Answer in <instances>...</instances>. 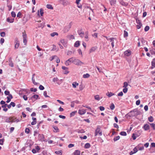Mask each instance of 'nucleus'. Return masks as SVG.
Wrapping results in <instances>:
<instances>
[{
    "label": "nucleus",
    "instance_id": "f257e3e1",
    "mask_svg": "<svg viewBox=\"0 0 155 155\" xmlns=\"http://www.w3.org/2000/svg\"><path fill=\"white\" fill-rule=\"evenodd\" d=\"M73 63L74 64L78 66H81L84 64L83 62H81L79 60L76 59L75 58H74Z\"/></svg>",
    "mask_w": 155,
    "mask_h": 155
},
{
    "label": "nucleus",
    "instance_id": "f03ea898",
    "mask_svg": "<svg viewBox=\"0 0 155 155\" xmlns=\"http://www.w3.org/2000/svg\"><path fill=\"white\" fill-rule=\"evenodd\" d=\"M95 136H96L98 135L101 136L102 135V133L101 131L100 127L99 126H97V128L95 131Z\"/></svg>",
    "mask_w": 155,
    "mask_h": 155
},
{
    "label": "nucleus",
    "instance_id": "7ed1b4c3",
    "mask_svg": "<svg viewBox=\"0 0 155 155\" xmlns=\"http://www.w3.org/2000/svg\"><path fill=\"white\" fill-rule=\"evenodd\" d=\"M14 44L15 49H16L18 48L20 45V43L19 41L18 40V38H15Z\"/></svg>",
    "mask_w": 155,
    "mask_h": 155
},
{
    "label": "nucleus",
    "instance_id": "20e7f679",
    "mask_svg": "<svg viewBox=\"0 0 155 155\" xmlns=\"http://www.w3.org/2000/svg\"><path fill=\"white\" fill-rule=\"evenodd\" d=\"M71 27V25L69 24L67 25L63 29V31L64 32H68L70 29Z\"/></svg>",
    "mask_w": 155,
    "mask_h": 155
},
{
    "label": "nucleus",
    "instance_id": "39448f33",
    "mask_svg": "<svg viewBox=\"0 0 155 155\" xmlns=\"http://www.w3.org/2000/svg\"><path fill=\"white\" fill-rule=\"evenodd\" d=\"M129 114L130 115V114L131 116H134L138 115V111L134 110L133 111H131L129 113Z\"/></svg>",
    "mask_w": 155,
    "mask_h": 155
},
{
    "label": "nucleus",
    "instance_id": "423d86ee",
    "mask_svg": "<svg viewBox=\"0 0 155 155\" xmlns=\"http://www.w3.org/2000/svg\"><path fill=\"white\" fill-rule=\"evenodd\" d=\"M5 122L7 123L15 122L13 119V117H10L6 118L5 120Z\"/></svg>",
    "mask_w": 155,
    "mask_h": 155
},
{
    "label": "nucleus",
    "instance_id": "0eeeda50",
    "mask_svg": "<svg viewBox=\"0 0 155 155\" xmlns=\"http://www.w3.org/2000/svg\"><path fill=\"white\" fill-rule=\"evenodd\" d=\"M35 74H33L32 75V82L33 84L35 85H37L38 84H39V83L36 82L35 81Z\"/></svg>",
    "mask_w": 155,
    "mask_h": 155
},
{
    "label": "nucleus",
    "instance_id": "6e6552de",
    "mask_svg": "<svg viewBox=\"0 0 155 155\" xmlns=\"http://www.w3.org/2000/svg\"><path fill=\"white\" fill-rule=\"evenodd\" d=\"M131 52L129 50H127L124 52V55L127 56H129L131 54Z\"/></svg>",
    "mask_w": 155,
    "mask_h": 155
},
{
    "label": "nucleus",
    "instance_id": "1a4fd4ad",
    "mask_svg": "<svg viewBox=\"0 0 155 155\" xmlns=\"http://www.w3.org/2000/svg\"><path fill=\"white\" fill-rule=\"evenodd\" d=\"M115 39L114 38H111L109 39H107V40H109L110 42H111V45L112 47H114V41Z\"/></svg>",
    "mask_w": 155,
    "mask_h": 155
},
{
    "label": "nucleus",
    "instance_id": "9d476101",
    "mask_svg": "<svg viewBox=\"0 0 155 155\" xmlns=\"http://www.w3.org/2000/svg\"><path fill=\"white\" fill-rule=\"evenodd\" d=\"M86 110L83 109L82 110H79L78 111V113L80 115L84 114L86 113Z\"/></svg>",
    "mask_w": 155,
    "mask_h": 155
},
{
    "label": "nucleus",
    "instance_id": "9b49d317",
    "mask_svg": "<svg viewBox=\"0 0 155 155\" xmlns=\"http://www.w3.org/2000/svg\"><path fill=\"white\" fill-rule=\"evenodd\" d=\"M60 42L64 46V47L67 46V42L65 41L64 39H62L60 40Z\"/></svg>",
    "mask_w": 155,
    "mask_h": 155
},
{
    "label": "nucleus",
    "instance_id": "f8f14e48",
    "mask_svg": "<svg viewBox=\"0 0 155 155\" xmlns=\"http://www.w3.org/2000/svg\"><path fill=\"white\" fill-rule=\"evenodd\" d=\"M38 137L40 140H43L44 139V136L43 134H39Z\"/></svg>",
    "mask_w": 155,
    "mask_h": 155
},
{
    "label": "nucleus",
    "instance_id": "ddd939ff",
    "mask_svg": "<svg viewBox=\"0 0 155 155\" xmlns=\"http://www.w3.org/2000/svg\"><path fill=\"white\" fill-rule=\"evenodd\" d=\"M60 2L64 6L67 5V3L66 1L64 0H60Z\"/></svg>",
    "mask_w": 155,
    "mask_h": 155
},
{
    "label": "nucleus",
    "instance_id": "4468645a",
    "mask_svg": "<svg viewBox=\"0 0 155 155\" xmlns=\"http://www.w3.org/2000/svg\"><path fill=\"white\" fill-rule=\"evenodd\" d=\"M143 128L145 130H147L150 129V127L148 124H146L144 125Z\"/></svg>",
    "mask_w": 155,
    "mask_h": 155
},
{
    "label": "nucleus",
    "instance_id": "2eb2a0df",
    "mask_svg": "<svg viewBox=\"0 0 155 155\" xmlns=\"http://www.w3.org/2000/svg\"><path fill=\"white\" fill-rule=\"evenodd\" d=\"M151 64L152 67H151L152 68H155V58H154L151 62Z\"/></svg>",
    "mask_w": 155,
    "mask_h": 155
},
{
    "label": "nucleus",
    "instance_id": "dca6fc26",
    "mask_svg": "<svg viewBox=\"0 0 155 155\" xmlns=\"http://www.w3.org/2000/svg\"><path fill=\"white\" fill-rule=\"evenodd\" d=\"M73 154L74 155H80V152L79 150H76L74 152Z\"/></svg>",
    "mask_w": 155,
    "mask_h": 155
},
{
    "label": "nucleus",
    "instance_id": "f3484780",
    "mask_svg": "<svg viewBox=\"0 0 155 155\" xmlns=\"http://www.w3.org/2000/svg\"><path fill=\"white\" fill-rule=\"evenodd\" d=\"M53 127L54 130V132H57L59 131V129L57 127L53 126Z\"/></svg>",
    "mask_w": 155,
    "mask_h": 155
},
{
    "label": "nucleus",
    "instance_id": "a211bd4d",
    "mask_svg": "<svg viewBox=\"0 0 155 155\" xmlns=\"http://www.w3.org/2000/svg\"><path fill=\"white\" fill-rule=\"evenodd\" d=\"M78 83L76 82H73L72 84L73 87L75 88H76L77 86H78Z\"/></svg>",
    "mask_w": 155,
    "mask_h": 155
},
{
    "label": "nucleus",
    "instance_id": "6ab92c4d",
    "mask_svg": "<svg viewBox=\"0 0 155 155\" xmlns=\"http://www.w3.org/2000/svg\"><path fill=\"white\" fill-rule=\"evenodd\" d=\"M26 36L25 35H23V43H24V45H25L26 44L27 42V40L26 39Z\"/></svg>",
    "mask_w": 155,
    "mask_h": 155
},
{
    "label": "nucleus",
    "instance_id": "aec40b11",
    "mask_svg": "<svg viewBox=\"0 0 155 155\" xmlns=\"http://www.w3.org/2000/svg\"><path fill=\"white\" fill-rule=\"evenodd\" d=\"M80 45V42L79 41H76L74 44V46L77 47Z\"/></svg>",
    "mask_w": 155,
    "mask_h": 155
},
{
    "label": "nucleus",
    "instance_id": "412c9836",
    "mask_svg": "<svg viewBox=\"0 0 155 155\" xmlns=\"http://www.w3.org/2000/svg\"><path fill=\"white\" fill-rule=\"evenodd\" d=\"M14 19H10L9 18H8L7 19V21L10 23H12L14 21Z\"/></svg>",
    "mask_w": 155,
    "mask_h": 155
},
{
    "label": "nucleus",
    "instance_id": "4be33fe9",
    "mask_svg": "<svg viewBox=\"0 0 155 155\" xmlns=\"http://www.w3.org/2000/svg\"><path fill=\"white\" fill-rule=\"evenodd\" d=\"M46 7L47 8L50 9H53V8L52 5L50 4H47L46 5Z\"/></svg>",
    "mask_w": 155,
    "mask_h": 155
},
{
    "label": "nucleus",
    "instance_id": "5701e85b",
    "mask_svg": "<svg viewBox=\"0 0 155 155\" xmlns=\"http://www.w3.org/2000/svg\"><path fill=\"white\" fill-rule=\"evenodd\" d=\"M96 48L97 47H93L90 50V52L91 53L95 51L96 49Z\"/></svg>",
    "mask_w": 155,
    "mask_h": 155
},
{
    "label": "nucleus",
    "instance_id": "b1692460",
    "mask_svg": "<svg viewBox=\"0 0 155 155\" xmlns=\"http://www.w3.org/2000/svg\"><path fill=\"white\" fill-rule=\"evenodd\" d=\"M110 3L111 5H113L116 3V0H110Z\"/></svg>",
    "mask_w": 155,
    "mask_h": 155
},
{
    "label": "nucleus",
    "instance_id": "393cba45",
    "mask_svg": "<svg viewBox=\"0 0 155 155\" xmlns=\"http://www.w3.org/2000/svg\"><path fill=\"white\" fill-rule=\"evenodd\" d=\"M91 146L90 144L89 143H87L85 144L84 147L85 148L87 149L89 148Z\"/></svg>",
    "mask_w": 155,
    "mask_h": 155
},
{
    "label": "nucleus",
    "instance_id": "a878e982",
    "mask_svg": "<svg viewBox=\"0 0 155 155\" xmlns=\"http://www.w3.org/2000/svg\"><path fill=\"white\" fill-rule=\"evenodd\" d=\"M55 153L57 154H60L61 155L62 154V151L61 150L58 151H56Z\"/></svg>",
    "mask_w": 155,
    "mask_h": 155
},
{
    "label": "nucleus",
    "instance_id": "bb28decb",
    "mask_svg": "<svg viewBox=\"0 0 155 155\" xmlns=\"http://www.w3.org/2000/svg\"><path fill=\"white\" fill-rule=\"evenodd\" d=\"M111 110H113L115 108V106L113 103H111L110 106Z\"/></svg>",
    "mask_w": 155,
    "mask_h": 155
},
{
    "label": "nucleus",
    "instance_id": "cd10ccee",
    "mask_svg": "<svg viewBox=\"0 0 155 155\" xmlns=\"http://www.w3.org/2000/svg\"><path fill=\"white\" fill-rule=\"evenodd\" d=\"M50 35L51 37H54V36H55V35H58V34L57 32H54L52 33H51Z\"/></svg>",
    "mask_w": 155,
    "mask_h": 155
},
{
    "label": "nucleus",
    "instance_id": "c85d7f7f",
    "mask_svg": "<svg viewBox=\"0 0 155 155\" xmlns=\"http://www.w3.org/2000/svg\"><path fill=\"white\" fill-rule=\"evenodd\" d=\"M90 76V75L88 74H84L83 75V77L84 78H89Z\"/></svg>",
    "mask_w": 155,
    "mask_h": 155
},
{
    "label": "nucleus",
    "instance_id": "c756f323",
    "mask_svg": "<svg viewBox=\"0 0 155 155\" xmlns=\"http://www.w3.org/2000/svg\"><path fill=\"white\" fill-rule=\"evenodd\" d=\"M124 38L127 37L128 36V33L127 31H124Z\"/></svg>",
    "mask_w": 155,
    "mask_h": 155
},
{
    "label": "nucleus",
    "instance_id": "7c9ffc66",
    "mask_svg": "<svg viewBox=\"0 0 155 155\" xmlns=\"http://www.w3.org/2000/svg\"><path fill=\"white\" fill-rule=\"evenodd\" d=\"M94 98L96 100L99 101L100 100L99 96L98 95H97L94 96Z\"/></svg>",
    "mask_w": 155,
    "mask_h": 155
},
{
    "label": "nucleus",
    "instance_id": "2f4dec72",
    "mask_svg": "<svg viewBox=\"0 0 155 155\" xmlns=\"http://www.w3.org/2000/svg\"><path fill=\"white\" fill-rule=\"evenodd\" d=\"M151 54H155V48L154 49H152L150 51Z\"/></svg>",
    "mask_w": 155,
    "mask_h": 155
},
{
    "label": "nucleus",
    "instance_id": "473e14b6",
    "mask_svg": "<svg viewBox=\"0 0 155 155\" xmlns=\"http://www.w3.org/2000/svg\"><path fill=\"white\" fill-rule=\"evenodd\" d=\"M148 119L150 122H152L153 120V118L152 116H150L149 117Z\"/></svg>",
    "mask_w": 155,
    "mask_h": 155
},
{
    "label": "nucleus",
    "instance_id": "72a5a7b5",
    "mask_svg": "<svg viewBox=\"0 0 155 155\" xmlns=\"http://www.w3.org/2000/svg\"><path fill=\"white\" fill-rule=\"evenodd\" d=\"M128 84L126 82H125L124 83V86L123 87L124 88H127L128 86Z\"/></svg>",
    "mask_w": 155,
    "mask_h": 155
},
{
    "label": "nucleus",
    "instance_id": "f704fd0d",
    "mask_svg": "<svg viewBox=\"0 0 155 155\" xmlns=\"http://www.w3.org/2000/svg\"><path fill=\"white\" fill-rule=\"evenodd\" d=\"M76 112L77 111H74L71 113L70 114V117H71L72 116H74Z\"/></svg>",
    "mask_w": 155,
    "mask_h": 155
},
{
    "label": "nucleus",
    "instance_id": "c9c22d12",
    "mask_svg": "<svg viewBox=\"0 0 155 155\" xmlns=\"http://www.w3.org/2000/svg\"><path fill=\"white\" fill-rule=\"evenodd\" d=\"M120 137L119 136H117L115 137L114 139V141H116L119 139Z\"/></svg>",
    "mask_w": 155,
    "mask_h": 155
},
{
    "label": "nucleus",
    "instance_id": "e433bc0d",
    "mask_svg": "<svg viewBox=\"0 0 155 155\" xmlns=\"http://www.w3.org/2000/svg\"><path fill=\"white\" fill-rule=\"evenodd\" d=\"M39 97V96L38 95H34L31 97V98H35L36 99H37Z\"/></svg>",
    "mask_w": 155,
    "mask_h": 155
},
{
    "label": "nucleus",
    "instance_id": "4c0bfd02",
    "mask_svg": "<svg viewBox=\"0 0 155 155\" xmlns=\"http://www.w3.org/2000/svg\"><path fill=\"white\" fill-rule=\"evenodd\" d=\"M120 134L122 136H125L127 135V133L125 132L122 131L120 133Z\"/></svg>",
    "mask_w": 155,
    "mask_h": 155
},
{
    "label": "nucleus",
    "instance_id": "58836bf2",
    "mask_svg": "<svg viewBox=\"0 0 155 155\" xmlns=\"http://www.w3.org/2000/svg\"><path fill=\"white\" fill-rule=\"evenodd\" d=\"M140 40L143 45H144L146 42V41L143 38L140 39Z\"/></svg>",
    "mask_w": 155,
    "mask_h": 155
},
{
    "label": "nucleus",
    "instance_id": "ea45409f",
    "mask_svg": "<svg viewBox=\"0 0 155 155\" xmlns=\"http://www.w3.org/2000/svg\"><path fill=\"white\" fill-rule=\"evenodd\" d=\"M62 82V80L61 79V80H59L57 81L56 82L58 84V85L60 84Z\"/></svg>",
    "mask_w": 155,
    "mask_h": 155
},
{
    "label": "nucleus",
    "instance_id": "a19ab883",
    "mask_svg": "<svg viewBox=\"0 0 155 155\" xmlns=\"http://www.w3.org/2000/svg\"><path fill=\"white\" fill-rule=\"evenodd\" d=\"M78 133H81L83 134L85 133L83 129H81L80 130H79L78 131Z\"/></svg>",
    "mask_w": 155,
    "mask_h": 155
},
{
    "label": "nucleus",
    "instance_id": "79ce46f5",
    "mask_svg": "<svg viewBox=\"0 0 155 155\" xmlns=\"http://www.w3.org/2000/svg\"><path fill=\"white\" fill-rule=\"evenodd\" d=\"M11 14L12 16L13 17L15 18V16H16V14H15V12H14L13 11H12V12Z\"/></svg>",
    "mask_w": 155,
    "mask_h": 155
},
{
    "label": "nucleus",
    "instance_id": "37998d69",
    "mask_svg": "<svg viewBox=\"0 0 155 155\" xmlns=\"http://www.w3.org/2000/svg\"><path fill=\"white\" fill-rule=\"evenodd\" d=\"M74 59V58L72 57L71 58L69 59L68 60H67L69 62H71L73 63V60Z\"/></svg>",
    "mask_w": 155,
    "mask_h": 155
},
{
    "label": "nucleus",
    "instance_id": "c03bdc74",
    "mask_svg": "<svg viewBox=\"0 0 155 155\" xmlns=\"http://www.w3.org/2000/svg\"><path fill=\"white\" fill-rule=\"evenodd\" d=\"M4 141V139H0V144L1 145H3V143Z\"/></svg>",
    "mask_w": 155,
    "mask_h": 155
},
{
    "label": "nucleus",
    "instance_id": "a18cd8bd",
    "mask_svg": "<svg viewBox=\"0 0 155 155\" xmlns=\"http://www.w3.org/2000/svg\"><path fill=\"white\" fill-rule=\"evenodd\" d=\"M128 91V89L127 88H124L123 90V92L124 93H126Z\"/></svg>",
    "mask_w": 155,
    "mask_h": 155
},
{
    "label": "nucleus",
    "instance_id": "49530a36",
    "mask_svg": "<svg viewBox=\"0 0 155 155\" xmlns=\"http://www.w3.org/2000/svg\"><path fill=\"white\" fill-rule=\"evenodd\" d=\"M30 131V130L29 128H26L25 130V132L26 133L28 134V133H29Z\"/></svg>",
    "mask_w": 155,
    "mask_h": 155
},
{
    "label": "nucleus",
    "instance_id": "de8ad7c7",
    "mask_svg": "<svg viewBox=\"0 0 155 155\" xmlns=\"http://www.w3.org/2000/svg\"><path fill=\"white\" fill-rule=\"evenodd\" d=\"M5 33L4 32H2L0 33L1 36L2 37H4L5 36Z\"/></svg>",
    "mask_w": 155,
    "mask_h": 155
},
{
    "label": "nucleus",
    "instance_id": "09e8293b",
    "mask_svg": "<svg viewBox=\"0 0 155 155\" xmlns=\"http://www.w3.org/2000/svg\"><path fill=\"white\" fill-rule=\"evenodd\" d=\"M43 10L42 8L40 9V13L41 16H42L43 15Z\"/></svg>",
    "mask_w": 155,
    "mask_h": 155
},
{
    "label": "nucleus",
    "instance_id": "8fccbe9b",
    "mask_svg": "<svg viewBox=\"0 0 155 155\" xmlns=\"http://www.w3.org/2000/svg\"><path fill=\"white\" fill-rule=\"evenodd\" d=\"M83 106L84 107H86V108H88V109H89L90 110H91V111L92 112V110L91 108V107H89V106H87V105H85V106L83 105Z\"/></svg>",
    "mask_w": 155,
    "mask_h": 155
},
{
    "label": "nucleus",
    "instance_id": "3c124183",
    "mask_svg": "<svg viewBox=\"0 0 155 155\" xmlns=\"http://www.w3.org/2000/svg\"><path fill=\"white\" fill-rule=\"evenodd\" d=\"M149 28H149V26H147L145 28L144 30L145 31H147L149 30Z\"/></svg>",
    "mask_w": 155,
    "mask_h": 155
},
{
    "label": "nucleus",
    "instance_id": "603ef678",
    "mask_svg": "<svg viewBox=\"0 0 155 155\" xmlns=\"http://www.w3.org/2000/svg\"><path fill=\"white\" fill-rule=\"evenodd\" d=\"M30 91H34V92H35L37 91V89L36 88H31V89H30Z\"/></svg>",
    "mask_w": 155,
    "mask_h": 155
},
{
    "label": "nucleus",
    "instance_id": "864d4df0",
    "mask_svg": "<svg viewBox=\"0 0 155 155\" xmlns=\"http://www.w3.org/2000/svg\"><path fill=\"white\" fill-rule=\"evenodd\" d=\"M150 125H151L152 128L155 130V124L153 123L150 124Z\"/></svg>",
    "mask_w": 155,
    "mask_h": 155
},
{
    "label": "nucleus",
    "instance_id": "5fc2aeb1",
    "mask_svg": "<svg viewBox=\"0 0 155 155\" xmlns=\"http://www.w3.org/2000/svg\"><path fill=\"white\" fill-rule=\"evenodd\" d=\"M39 88L41 90H43L44 89V87L41 85L39 86Z\"/></svg>",
    "mask_w": 155,
    "mask_h": 155
},
{
    "label": "nucleus",
    "instance_id": "6e6d98bb",
    "mask_svg": "<svg viewBox=\"0 0 155 155\" xmlns=\"http://www.w3.org/2000/svg\"><path fill=\"white\" fill-rule=\"evenodd\" d=\"M44 25L45 23H44L43 25L41 24H39L38 25V27H41L42 28H43L44 27Z\"/></svg>",
    "mask_w": 155,
    "mask_h": 155
},
{
    "label": "nucleus",
    "instance_id": "4d7b16f0",
    "mask_svg": "<svg viewBox=\"0 0 155 155\" xmlns=\"http://www.w3.org/2000/svg\"><path fill=\"white\" fill-rule=\"evenodd\" d=\"M21 12H19L18 13L17 16L18 17L21 18Z\"/></svg>",
    "mask_w": 155,
    "mask_h": 155
},
{
    "label": "nucleus",
    "instance_id": "13d9d810",
    "mask_svg": "<svg viewBox=\"0 0 155 155\" xmlns=\"http://www.w3.org/2000/svg\"><path fill=\"white\" fill-rule=\"evenodd\" d=\"M114 95V93H110L108 94L107 95L109 97H110L111 96Z\"/></svg>",
    "mask_w": 155,
    "mask_h": 155
},
{
    "label": "nucleus",
    "instance_id": "bf43d9fd",
    "mask_svg": "<svg viewBox=\"0 0 155 155\" xmlns=\"http://www.w3.org/2000/svg\"><path fill=\"white\" fill-rule=\"evenodd\" d=\"M80 138L81 139H86L87 138V137L86 136H84L83 137L80 136Z\"/></svg>",
    "mask_w": 155,
    "mask_h": 155
},
{
    "label": "nucleus",
    "instance_id": "052dcab7",
    "mask_svg": "<svg viewBox=\"0 0 155 155\" xmlns=\"http://www.w3.org/2000/svg\"><path fill=\"white\" fill-rule=\"evenodd\" d=\"M72 52L71 51H68L67 52V54L68 55H70L72 54Z\"/></svg>",
    "mask_w": 155,
    "mask_h": 155
},
{
    "label": "nucleus",
    "instance_id": "680f3d73",
    "mask_svg": "<svg viewBox=\"0 0 155 155\" xmlns=\"http://www.w3.org/2000/svg\"><path fill=\"white\" fill-rule=\"evenodd\" d=\"M47 92L46 91H44V93H43V94L44 95V96L45 97H49L47 95Z\"/></svg>",
    "mask_w": 155,
    "mask_h": 155
},
{
    "label": "nucleus",
    "instance_id": "e2e57ef3",
    "mask_svg": "<svg viewBox=\"0 0 155 155\" xmlns=\"http://www.w3.org/2000/svg\"><path fill=\"white\" fill-rule=\"evenodd\" d=\"M5 94L6 95H9L10 94V92L8 91H5Z\"/></svg>",
    "mask_w": 155,
    "mask_h": 155
},
{
    "label": "nucleus",
    "instance_id": "0e129e2a",
    "mask_svg": "<svg viewBox=\"0 0 155 155\" xmlns=\"http://www.w3.org/2000/svg\"><path fill=\"white\" fill-rule=\"evenodd\" d=\"M5 41V40L4 38H1L0 39V43L2 44Z\"/></svg>",
    "mask_w": 155,
    "mask_h": 155
},
{
    "label": "nucleus",
    "instance_id": "69168bd1",
    "mask_svg": "<svg viewBox=\"0 0 155 155\" xmlns=\"http://www.w3.org/2000/svg\"><path fill=\"white\" fill-rule=\"evenodd\" d=\"M74 146V144H71V143L70 144L68 145V147L69 148H71Z\"/></svg>",
    "mask_w": 155,
    "mask_h": 155
},
{
    "label": "nucleus",
    "instance_id": "338daca9",
    "mask_svg": "<svg viewBox=\"0 0 155 155\" xmlns=\"http://www.w3.org/2000/svg\"><path fill=\"white\" fill-rule=\"evenodd\" d=\"M123 95V94L122 91H121L118 94V96H122Z\"/></svg>",
    "mask_w": 155,
    "mask_h": 155
},
{
    "label": "nucleus",
    "instance_id": "774afa93",
    "mask_svg": "<svg viewBox=\"0 0 155 155\" xmlns=\"http://www.w3.org/2000/svg\"><path fill=\"white\" fill-rule=\"evenodd\" d=\"M138 150H137V147H135L133 149V151H134V152L135 153H136V152H137Z\"/></svg>",
    "mask_w": 155,
    "mask_h": 155
}]
</instances>
